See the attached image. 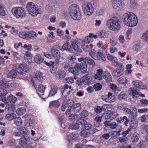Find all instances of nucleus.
Here are the masks:
<instances>
[{
    "instance_id": "obj_1",
    "label": "nucleus",
    "mask_w": 148,
    "mask_h": 148,
    "mask_svg": "<svg viewBox=\"0 0 148 148\" xmlns=\"http://www.w3.org/2000/svg\"><path fill=\"white\" fill-rule=\"evenodd\" d=\"M138 22L137 17L133 13L129 12L123 15V22L125 25L130 27L136 26Z\"/></svg>"
},
{
    "instance_id": "obj_2",
    "label": "nucleus",
    "mask_w": 148,
    "mask_h": 148,
    "mask_svg": "<svg viewBox=\"0 0 148 148\" xmlns=\"http://www.w3.org/2000/svg\"><path fill=\"white\" fill-rule=\"evenodd\" d=\"M116 121L119 123H121L123 122L125 125L126 127L129 126L128 129L131 131L132 129H135L138 125V122L136 121L134 118H132L129 120L127 116H123L116 118Z\"/></svg>"
},
{
    "instance_id": "obj_3",
    "label": "nucleus",
    "mask_w": 148,
    "mask_h": 148,
    "mask_svg": "<svg viewBox=\"0 0 148 148\" xmlns=\"http://www.w3.org/2000/svg\"><path fill=\"white\" fill-rule=\"evenodd\" d=\"M69 11L70 15L73 20L78 21L80 19L81 13L76 4H73L71 5L69 8Z\"/></svg>"
},
{
    "instance_id": "obj_4",
    "label": "nucleus",
    "mask_w": 148,
    "mask_h": 148,
    "mask_svg": "<svg viewBox=\"0 0 148 148\" xmlns=\"http://www.w3.org/2000/svg\"><path fill=\"white\" fill-rule=\"evenodd\" d=\"M26 9L32 16L35 17L41 13L40 9L32 2H29L26 5Z\"/></svg>"
},
{
    "instance_id": "obj_5",
    "label": "nucleus",
    "mask_w": 148,
    "mask_h": 148,
    "mask_svg": "<svg viewBox=\"0 0 148 148\" xmlns=\"http://www.w3.org/2000/svg\"><path fill=\"white\" fill-rule=\"evenodd\" d=\"M13 15L17 18L23 19L26 16V13L24 8L21 7H13L11 10Z\"/></svg>"
},
{
    "instance_id": "obj_6",
    "label": "nucleus",
    "mask_w": 148,
    "mask_h": 148,
    "mask_svg": "<svg viewBox=\"0 0 148 148\" xmlns=\"http://www.w3.org/2000/svg\"><path fill=\"white\" fill-rule=\"evenodd\" d=\"M106 25L109 29L113 31L118 30L121 27V25L118 19H110L108 20Z\"/></svg>"
},
{
    "instance_id": "obj_7",
    "label": "nucleus",
    "mask_w": 148,
    "mask_h": 148,
    "mask_svg": "<svg viewBox=\"0 0 148 148\" xmlns=\"http://www.w3.org/2000/svg\"><path fill=\"white\" fill-rule=\"evenodd\" d=\"M90 38L89 37H86L84 39L79 40V42L81 43V47L85 52H89L93 48V45L90 43V41L88 40Z\"/></svg>"
},
{
    "instance_id": "obj_8",
    "label": "nucleus",
    "mask_w": 148,
    "mask_h": 148,
    "mask_svg": "<svg viewBox=\"0 0 148 148\" xmlns=\"http://www.w3.org/2000/svg\"><path fill=\"white\" fill-rule=\"evenodd\" d=\"M90 56L93 59L96 60H99L101 61H104L106 58L104 56L102 51L99 50L97 51L94 49H92L89 53Z\"/></svg>"
},
{
    "instance_id": "obj_9",
    "label": "nucleus",
    "mask_w": 148,
    "mask_h": 148,
    "mask_svg": "<svg viewBox=\"0 0 148 148\" xmlns=\"http://www.w3.org/2000/svg\"><path fill=\"white\" fill-rule=\"evenodd\" d=\"M83 11L86 16H90L93 13L94 9L91 3H85L82 5Z\"/></svg>"
},
{
    "instance_id": "obj_10",
    "label": "nucleus",
    "mask_w": 148,
    "mask_h": 148,
    "mask_svg": "<svg viewBox=\"0 0 148 148\" xmlns=\"http://www.w3.org/2000/svg\"><path fill=\"white\" fill-rule=\"evenodd\" d=\"M56 47L52 48L51 49V54L55 59V63L57 64H58L60 62L59 60L60 58V55L58 49H60V47L58 45L56 46Z\"/></svg>"
},
{
    "instance_id": "obj_11",
    "label": "nucleus",
    "mask_w": 148,
    "mask_h": 148,
    "mask_svg": "<svg viewBox=\"0 0 148 148\" xmlns=\"http://www.w3.org/2000/svg\"><path fill=\"white\" fill-rule=\"evenodd\" d=\"M106 119L113 120L119 116L118 113H114L112 110H108L105 112L103 115Z\"/></svg>"
},
{
    "instance_id": "obj_12",
    "label": "nucleus",
    "mask_w": 148,
    "mask_h": 148,
    "mask_svg": "<svg viewBox=\"0 0 148 148\" xmlns=\"http://www.w3.org/2000/svg\"><path fill=\"white\" fill-rule=\"evenodd\" d=\"M85 121L82 119H80L76 121L75 123H71L69 128L72 130H77L78 129L80 125H82V123H84Z\"/></svg>"
},
{
    "instance_id": "obj_13",
    "label": "nucleus",
    "mask_w": 148,
    "mask_h": 148,
    "mask_svg": "<svg viewBox=\"0 0 148 148\" xmlns=\"http://www.w3.org/2000/svg\"><path fill=\"white\" fill-rule=\"evenodd\" d=\"M90 79L89 76L87 75H85L79 80L77 81V84L78 85H82L83 84L87 85L90 83Z\"/></svg>"
},
{
    "instance_id": "obj_14",
    "label": "nucleus",
    "mask_w": 148,
    "mask_h": 148,
    "mask_svg": "<svg viewBox=\"0 0 148 148\" xmlns=\"http://www.w3.org/2000/svg\"><path fill=\"white\" fill-rule=\"evenodd\" d=\"M17 129L18 131L14 132V134L15 136H21L23 134H25L28 133V129L25 127H21Z\"/></svg>"
},
{
    "instance_id": "obj_15",
    "label": "nucleus",
    "mask_w": 148,
    "mask_h": 148,
    "mask_svg": "<svg viewBox=\"0 0 148 148\" xmlns=\"http://www.w3.org/2000/svg\"><path fill=\"white\" fill-rule=\"evenodd\" d=\"M130 95L132 96L133 98L137 99V95L139 94V92L137 88L134 87H132L130 88L128 91Z\"/></svg>"
},
{
    "instance_id": "obj_16",
    "label": "nucleus",
    "mask_w": 148,
    "mask_h": 148,
    "mask_svg": "<svg viewBox=\"0 0 148 148\" xmlns=\"http://www.w3.org/2000/svg\"><path fill=\"white\" fill-rule=\"evenodd\" d=\"M132 84L134 87L139 88L145 89L147 88V85L142 82L138 80L134 81L132 82Z\"/></svg>"
},
{
    "instance_id": "obj_17",
    "label": "nucleus",
    "mask_w": 148,
    "mask_h": 148,
    "mask_svg": "<svg viewBox=\"0 0 148 148\" xmlns=\"http://www.w3.org/2000/svg\"><path fill=\"white\" fill-rule=\"evenodd\" d=\"M101 98L103 101L106 102H114L115 101V97L110 93H108V96L106 95L102 96Z\"/></svg>"
},
{
    "instance_id": "obj_18",
    "label": "nucleus",
    "mask_w": 148,
    "mask_h": 148,
    "mask_svg": "<svg viewBox=\"0 0 148 148\" xmlns=\"http://www.w3.org/2000/svg\"><path fill=\"white\" fill-rule=\"evenodd\" d=\"M123 3L121 0H113L112 6L114 9L122 8Z\"/></svg>"
},
{
    "instance_id": "obj_19",
    "label": "nucleus",
    "mask_w": 148,
    "mask_h": 148,
    "mask_svg": "<svg viewBox=\"0 0 148 148\" xmlns=\"http://www.w3.org/2000/svg\"><path fill=\"white\" fill-rule=\"evenodd\" d=\"M28 69L27 66L26 64H21L19 65L17 71L18 73L21 75L24 72H27Z\"/></svg>"
},
{
    "instance_id": "obj_20",
    "label": "nucleus",
    "mask_w": 148,
    "mask_h": 148,
    "mask_svg": "<svg viewBox=\"0 0 148 148\" xmlns=\"http://www.w3.org/2000/svg\"><path fill=\"white\" fill-rule=\"evenodd\" d=\"M103 70L101 69H97L94 75L95 79L99 81L102 80L103 79Z\"/></svg>"
},
{
    "instance_id": "obj_21",
    "label": "nucleus",
    "mask_w": 148,
    "mask_h": 148,
    "mask_svg": "<svg viewBox=\"0 0 148 148\" xmlns=\"http://www.w3.org/2000/svg\"><path fill=\"white\" fill-rule=\"evenodd\" d=\"M29 139V136L27 134H23L22 138L19 140V143L23 146L27 144Z\"/></svg>"
},
{
    "instance_id": "obj_22",
    "label": "nucleus",
    "mask_w": 148,
    "mask_h": 148,
    "mask_svg": "<svg viewBox=\"0 0 148 148\" xmlns=\"http://www.w3.org/2000/svg\"><path fill=\"white\" fill-rule=\"evenodd\" d=\"M62 89H63V92L65 91H67V94L68 95L72 94L74 92V90L71 86L66 84L63 86Z\"/></svg>"
},
{
    "instance_id": "obj_23",
    "label": "nucleus",
    "mask_w": 148,
    "mask_h": 148,
    "mask_svg": "<svg viewBox=\"0 0 148 148\" xmlns=\"http://www.w3.org/2000/svg\"><path fill=\"white\" fill-rule=\"evenodd\" d=\"M43 61L44 59L42 55L40 54H37L34 56V61L36 63L40 64L43 62Z\"/></svg>"
},
{
    "instance_id": "obj_24",
    "label": "nucleus",
    "mask_w": 148,
    "mask_h": 148,
    "mask_svg": "<svg viewBox=\"0 0 148 148\" xmlns=\"http://www.w3.org/2000/svg\"><path fill=\"white\" fill-rule=\"evenodd\" d=\"M98 36L101 38H107L109 35V33L107 31L105 30H102L97 33Z\"/></svg>"
},
{
    "instance_id": "obj_25",
    "label": "nucleus",
    "mask_w": 148,
    "mask_h": 148,
    "mask_svg": "<svg viewBox=\"0 0 148 148\" xmlns=\"http://www.w3.org/2000/svg\"><path fill=\"white\" fill-rule=\"evenodd\" d=\"M123 68L115 69L113 71L112 75L113 76L118 77L122 75L123 74Z\"/></svg>"
},
{
    "instance_id": "obj_26",
    "label": "nucleus",
    "mask_w": 148,
    "mask_h": 148,
    "mask_svg": "<svg viewBox=\"0 0 148 148\" xmlns=\"http://www.w3.org/2000/svg\"><path fill=\"white\" fill-rule=\"evenodd\" d=\"M25 60L29 64H30L32 62V56L31 53L27 51H26L24 55Z\"/></svg>"
},
{
    "instance_id": "obj_27",
    "label": "nucleus",
    "mask_w": 148,
    "mask_h": 148,
    "mask_svg": "<svg viewBox=\"0 0 148 148\" xmlns=\"http://www.w3.org/2000/svg\"><path fill=\"white\" fill-rule=\"evenodd\" d=\"M139 137V134L136 132H135L131 137L130 141L132 144H134L137 142Z\"/></svg>"
},
{
    "instance_id": "obj_28",
    "label": "nucleus",
    "mask_w": 148,
    "mask_h": 148,
    "mask_svg": "<svg viewBox=\"0 0 148 148\" xmlns=\"http://www.w3.org/2000/svg\"><path fill=\"white\" fill-rule=\"evenodd\" d=\"M117 81L120 84L124 86H125L128 82V78L125 77H119Z\"/></svg>"
},
{
    "instance_id": "obj_29",
    "label": "nucleus",
    "mask_w": 148,
    "mask_h": 148,
    "mask_svg": "<svg viewBox=\"0 0 148 148\" xmlns=\"http://www.w3.org/2000/svg\"><path fill=\"white\" fill-rule=\"evenodd\" d=\"M103 78L107 82H110L112 80L111 76L110 74L108 72H105L103 73Z\"/></svg>"
},
{
    "instance_id": "obj_30",
    "label": "nucleus",
    "mask_w": 148,
    "mask_h": 148,
    "mask_svg": "<svg viewBox=\"0 0 148 148\" xmlns=\"http://www.w3.org/2000/svg\"><path fill=\"white\" fill-rule=\"evenodd\" d=\"M104 125L106 126H110V127L112 129L115 128L117 126L116 123L113 122L111 123L109 121H106L104 122Z\"/></svg>"
},
{
    "instance_id": "obj_31",
    "label": "nucleus",
    "mask_w": 148,
    "mask_h": 148,
    "mask_svg": "<svg viewBox=\"0 0 148 148\" xmlns=\"http://www.w3.org/2000/svg\"><path fill=\"white\" fill-rule=\"evenodd\" d=\"M81 104L79 103H75L73 106V110L75 113H76L81 109Z\"/></svg>"
},
{
    "instance_id": "obj_32",
    "label": "nucleus",
    "mask_w": 148,
    "mask_h": 148,
    "mask_svg": "<svg viewBox=\"0 0 148 148\" xmlns=\"http://www.w3.org/2000/svg\"><path fill=\"white\" fill-rule=\"evenodd\" d=\"M43 76V73L41 72L38 71L35 75V79L41 82L42 80Z\"/></svg>"
},
{
    "instance_id": "obj_33",
    "label": "nucleus",
    "mask_w": 148,
    "mask_h": 148,
    "mask_svg": "<svg viewBox=\"0 0 148 148\" xmlns=\"http://www.w3.org/2000/svg\"><path fill=\"white\" fill-rule=\"evenodd\" d=\"M141 38L143 41L148 43V30L143 34Z\"/></svg>"
},
{
    "instance_id": "obj_34",
    "label": "nucleus",
    "mask_w": 148,
    "mask_h": 148,
    "mask_svg": "<svg viewBox=\"0 0 148 148\" xmlns=\"http://www.w3.org/2000/svg\"><path fill=\"white\" fill-rule=\"evenodd\" d=\"M78 42L76 41H74L72 42V45L73 46L74 49L78 52H81V49L79 47L78 44Z\"/></svg>"
},
{
    "instance_id": "obj_35",
    "label": "nucleus",
    "mask_w": 148,
    "mask_h": 148,
    "mask_svg": "<svg viewBox=\"0 0 148 148\" xmlns=\"http://www.w3.org/2000/svg\"><path fill=\"white\" fill-rule=\"evenodd\" d=\"M80 69L82 72L85 73L87 71V65L86 62H84V63H81L80 64Z\"/></svg>"
},
{
    "instance_id": "obj_36",
    "label": "nucleus",
    "mask_w": 148,
    "mask_h": 148,
    "mask_svg": "<svg viewBox=\"0 0 148 148\" xmlns=\"http://www.w3.org/2000/svg\"><path fill=\"white\" fill-rule=\"evenodd\" d=\"M17 75V73L14 70H12L8 74V77L11 78H15Z\"/></svg>"
},
{
    "instance_id": "obj_37",
    "label": "nucleus",
    "mask_w": 148,
    "mask_h": 148,
    "mask_svg": "<svg viewBox=\"0 0 148 148\" xmlns=\"http://www.w3.org/2000/svg\"><path fill=\"white\" fill-rule=\"evenodd\" d=\"M85 121L84 123H83L82 125V126L84 127L83 130H88L90 129L92 127V125L90 123H87L86 121L84 119H83Z\"/></svg>"
},
{
    "instance_id": "obj_38",
    "label": "nucleus",
    "mask_w": 148,
    "mask_h": 148,
    "mask_svg": "<svg viewBox=\"0 0 148 148\" xmlns=\"http://www.w3.org/2000/svg\"><path fill=\"white\" fill-rule=\"evenodd\" d=\"M0 86L1 87H4L7 88L9 86L8 82L4 79L0 80Z\"/></svg>"
},
{
    "instance_id": "obj_39",
    "label": "nucleus",
    "mask_w": 148,
    "mask_h": 148,
    "mask_svg": "<svg viewBox=\"0 0 148 148\" xmlns=\"http://www.w3.org/2000/svg\"><path fill=\"white\" fill-rule=\"evenodd\" d=\"M14 123L17 126H20L23 123L21 119L19 117H15L14 119Z\"/></svg>"
},
{
    "instance_id": "obj_40",
    "label": "nucleus",
    "mask_w": 148,
    "mask_h": 148,
    "mask_svg": "<svg viewBox=\"0 0 148 148\" xmlns=\"http://www.w3.org/2000/svg\"><path fill=\"white\" fill-rule=\"evenodd\" d=\"M37 36L38 34L34 32L30 31L28 32V39L36 37Z\"/></svg>"
},
{
    "instance_id": "obj_41",
    "label": "nucleus",
    "mask_w": 148,
    "mask_h": 148,
    "mask_svg": "<svg viewBox=\"0 0 148 148\" xmlns=\"http://www.w3.org/2000/svg\"><path fill=\"white\" fill-rule=\"evenodd\" d=\"M80 134L81 136L86 138L88 137L90 135V133L88 130H83L81 132Z\"/></svg>"
},
{
    "instance_id": "obj_42",
    "label": "nucleus",
    "mask_w": 148,
    "mask_h": 148,
    "mask_svg": "<svg viewBox=\"0 0 148 148\" xmlns=\"http://www.w3.org/2000/svg\"><path fill=\"white\" fill-rule=\"evenodd\" d=\"M25 111L26 110L25 108H21L17 110L16 113L18 115L21 116L24 114Z\"/></svg>"
},
{
    "instance_id": "obj_43",
    "label": "nucleus",
    "mask_w": 148,
    "mask_h": 148,
    "mask_svg": "<svg viewBox=\"0 0 148 148\" xmlns=\"http://www.w3.org/2000/svg\"><path fill=\"white\" fill-rule=\"evenodd\" d=\"M18 36L22 38L28 39V32H20L18 33Z\"/></svg>"
},
{
    "instance_id": "obj_44",
    "label": "nucleus",
    "mask_w": 148,
    "mask_h": 148,
    "mask_svg": "<svg viewBox=\"0 0 148 148\" xmlns=\"http://www.w3.org/2000/svg\"><path fill=\"white\" fill-rule=\"evenodd\" d=\"M97 46L99 49H101L102 50L105 51L106 49L105 45L101 41H99L97 44Z\"/></svg>"
},
{
    "instance_id": "obj_45",
    "label": "nucleus",
    "mask_w": 148,
    "mask_h": 148,
    "mask_svg": "<svg viewBox=\"0 0 148 148\" xmlns=\"http://www.w3.org/2000/svg\"><path fill=\"white\" fill-rule=\"evenodd\" d=\"M110 42L112 46L116 45L118 42L116 38L114 36H112L110 39Z\"/></svg>"
},
{
    "instance_id": "obj_46",
    "label": "nucleus",
    "mask_w": 148,
    "mask_h": 148,
    "mask_svg": "<svg viewBox=\"0 0 148 148\" xmlns=\"http://www.w3.org/2000/svg\"><path fill=\"white\" fill-rule=\"evenodd\" d=\"M112 135V132L111 131L108 133L104 134L102 135L101 137L105 140H107L108 139L110 136Z\"/></svg>"
},
{
    "instance_id": "obj_47",
    "label": "nucleus",
    "mask_w": 148,
    "mask_h": 148,
    "mask_svg": "<svg viewBox=\"0 0 148 148\" xmlns=\"http://www.w3.org/2000/svg\"><path fill=\"white\" fill-rule=\"evenodd\" d=\"M7 100L8 102H16L17 100V98L13 95H10L8 96Z\"/></svg>"
},
{
    "instance_id": "obj_48",
    "label": "nucleus",
    "mask_w": 148,
    "mask_h": 148,
    "mask_svg": "<svg viewBox=\"0 0 148 148\" xmlns=\"http://www.w3.org/2000/svg\"><path fill=\"white\" fill-rule=\"evenodd\" d=\"M86 61L90 65H92L93 66H95V64L94 61L92 59L90 58L89 57H86Z\"/></svg>"
},
{
    "instance_id": "obj_49",
    "label": "nucleus",
    "mask_w": 148,
    "mask_h": 148,
    "mask_svg": "<svg viewBox=\"0 0 148 148\" xmlns=\"http://www.w3.org/2000/svg\"><path fill=\"white\" fill-rule=\"evenodd\" d=\"M58 88H52L49 92V96L51 97L54 96L57 93Z\"/></svg>"
},
{
    "instance_id": "obj_50",
    "label": "nucleus",
    "mask_w": 148,
    "mask_h": 148,
    "mask_svg": "<svg viewBox=\"0 0 148 148\" xmlns=\"http://www.w3.org/2000/svg\"><path fill=\"white\" fill-rule=\"evenodd\" d=\"M71 46L69 45V42L67 41L66 42L62 47V48L64 50H69Z\"/></svg>"
},
{
    "instance_id": "obj_51",
    "label": "nucleus",
    "mask_w": 148,
    "mask_h": 148,
    "mask_svg": "<svg viewBox=\"0 0 148 148\" xmlns=\"http://www.w3.org/2000/svg\"><path fill=\"white\" fill-rule=\"evenodd\" d=\"M8 94L7 90L4 88H0V94L2 96L4 97Z\"/></svg>"
},
{
    "instance_id": "obj_52",
    "label": "nucleus",
    "mask_w": 148,
    "mask_h": 148,
    "mask_svg": "<svg viewBox=\"0 0 148 148\" xmlns=\"http://www.w3.org/2000/svg\"><path fill=\"white\" fill-rule=\"evenodd\" d=\"M45 87L42 85H40L38 88V91L39 92L42 93V95H43V93L45 91Z\"/></svg>"
},
{
    "instance_id": "obj_53",
    "label": "nucleus",
    "mask_w": 148,
    "mask_h": 148,
    "mask_svg": "<svg viewBox=\"0 0 148 148\" xmlns=\"http://www.w3.org/2000/svg\"><path fill=\"white\" fill-rule=\"evenodd\" d=\"M67 58L68 61L71 62V64H72L76 60L75 56L73 55H69L68 56Z\"/></svg>"
},
{
    "instance_id": "obj_54",
    "label": "nucleus",
    "mask_w": 148,
    "mask_h": 148,
    "mask_svg": "<svg viewBox=\"0 0 148 148\" xmlns=\"http://www.w3.org/2000/svg\"><path fill=\"white\" fill-rule=\"evenodd\" d=\"M14 114L13 113L7 114L5 116V118L9 121H11L14 119Z\"/></svg>"
},
{
    "instance_id": "obj_55",
    "label": "nucleus",
    "mask_w": 148,
    "mask_h": 148,
    "mask_svg": "<svg viewBox=\"0 0 148 148\" xmlns=\"http://www.w3.org/2000/svg\"><path fill=\"white\" fill-rule=\"evenodd\" d=\"M69 71L73 73L74 75H77L78 74V71L74 67H71L69 69Z\"/></svg>"
},
{
    "instance_id": "obj_56",
    "label": "nucleus",
    "mask_w": 148,
    "mask_h": 148,
    "mask_svg": "<svg viewBox=\"0 0 148 148\" xmlns=\"http://www.w3.org/2000/svg\"><path fill=\"white\" fill-rule=\"evenodd\" d=\"M136 3L135 1L134 0H131L130 1L129 6L131 8L133 9H134L136 7Z\"/></svg>"
},
{
    "instance_id": "obj_57",
    "label": "nucleus",
    "mask_w": 148,
    "mask_h": 148,
    "mask_svg": "<svg viewBox=\"0 0 148 148\" xmlns=\"http://www.w3.org/2000/svg\"><path fill=\"white\" fill-rule=\"evenodd\" d=\"M88 115V111L86 110H84L80 114L81 116V119H84Z\"/></svg>"
},
{
    "instance_id": "obj_58",
    "label": "nucleus",
    "mask_w": 148,
    "mask_h": 148,
    "mask_svg": "<svg viewBox=\"0 0 148 148\" xmlns=\"http://www.w3.org/2000/svg\"><path fill=\"white\" fill-rule=\"evenodd\" d=\"M65 73L64 71H60L58 73L59 78L62 79L65 76Z\"/></svg>"
},
{
    "instance_id": "obj_59",
    "label": "nucleus",
    "mask_w": 148,
    "mask_h": 148,
    "mask_svg": "<svg viewBox=\"0 0 148 148\" xmlns=\"http://www.w3.org/2000/svg\"><path fill=\"white\" fill-rule=\"evenodd\" d=\"M60 105V102H49V106L54 108H58Z\"/></svg>"
},
{
    "instance_id": "obj_60",
    "label": "nucleus",
    "mask_w": 148,
    "mask_h": 148,
    "mask_svg": "<svg viewBox=\"0 0 148 148\" xmlns=\"http://www.w3.org/2000/svg\"><path fill=\"white\" fill-rule=\"evenodd\" d=\"M14 47L17 50H18L19 49L23 47L22 43L20 42L18 43L15 44L14 45Z\"/></svg>"
},
{
    "instance_id": "obj_61",
    "label": "nucleus",
    "mask_w": 148,
    "mask_h": 148,
    "mask_svg": "<svg viewBox=\"0 0 148 148\" xmlns=\"http://www.w3.org/2000/svg\"><path fill=\"white\" fill-rule=\"evenodd\" d=\"M69 135L70 138L71 139L74 140H76L77 139V135L76 134H75V133H71Z\"/></svg>"
},
{
    "instance_id": "obj_62",
    "label": "nucleus",
    "mask_w": 148,
    "mask_h": 148,
    "mask_svg": "<svg viewBox=\"0 0 148 148\" xmlns=\"http://www.w3.org/2000/svg\"><path fill=\"white\" fill-rule=\"evenodd\" d=\"M54 38L53 32H49V34L48 35L47 39L49 40L53 39Z\"/></svg>"
},
{
    "instance_id": "obj_63",
    "label": "nucleus",
    "mask_w": 148,
    "mask_h": 148,
    "mask_svg": "<svg viewBox=\"0 0 148 148\" xmlns=\"http://www.w3.org/2000/svg\"><path fill=\"white\" fill-rule=\"evenodd\" d=\"M127 95L124 92H121L118 96V98L119 99H124L127 98Z\"/></svg>"
},
{
    "instance_id": "obj_64",
    "label": "nucleus",
    "mask_w": 148,
    "mask_h": 148,
    "mask_svg": "<svg viewBox=\"0 0 148 148\" xmlns=\"http://www.w3.org/2000/svg\"><path fill=\"white\" fill-rule=\"evenodd\" d=\"M93 87L96 90H99L101 88L102 86L100 84L97 83L94 84Z\"/></svg>"
}]
</instances>
